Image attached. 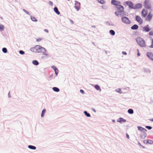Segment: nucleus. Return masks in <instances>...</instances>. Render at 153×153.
<instances>
[{
    "mask_svg": "<svg viewBox=\"0 0 153 153\" xmlns=\"http://www.w3.org/2000/svg\"><path fill=\"white\" fill-rule=\"evenodd\" d=\"M137 44L141 47H145L146 45L144 39L140 37H138L136 39Z\"/></svg>",
    "mask_w": 153,
    "mask_h": 153,
    "instance_id": "1",
    "label": "nucleus"
},
{
    "mask_svg": "<svg viewBox=\"0 0 153 153\" xmlns=\"http://www.w3.org/2000/svg\"><path fill=\"white\" fill-rule=\"evenodd\" d=\"M144 6L145 8L152 10V5L150 0H145L144 2Z\"/></svg>",
    "mask_w": 153,
    "mask_h": 153,
    "instance_id": "2",
    "label": "nucleus"
},
{
    "mask_svg": "<svg viewBox=\"0 0 153 153\" xmlns=\"http://www.w3.org/2000/svg\"><path fill=\"white\" fill-rule=\"evenodd\" d=\"M116 8L118 11L116 12L115 13L117 16H119L120 15L119 13H122L124 12V8L123 6L120 5Z\"/></svg>",
    "mask_w": 153,
    "mask_h": 153,
    "instance_id": "3",
    "label": "nucleus"
},
{
    "mask_svg": "<svg viewBox=\"0 0 153 153\" xmlns=\"http://www.w3.org/2000/svg\"><path fill=\"white\" fill-rule=\"evenodd\" d=\"M122 21L126 24H130L131 22L128 18L127 17H123L121 18Z\"/></svg>",
    "mask_w": 153,
    "mask_h": 153,
    "instance_id": "4",
    "label": "nucleus"
},
{
    "mask_svg": "<svg viewBox=\"0 0 153 153\" xmlns=\"http://www.w3.org/2000/svg\"><path fill=\"white\" fill-rule=\"evenodd\" d=\"M124 5L125 6H128L129 8H132L133 7V4L132 2L130 1H126L124 2Z\"/></svg>",
    "mask_w": 153,
    "mask_h": 153,
    "instance_id": "5",
    "label": "nucleus"
},
{
    "mask_svg": "<svg viewBox=\"0 0 153 153\" xmlns=\"http://www.w3.org/2000/svg\"><path fill=\"white\" fill-rule=\"evenodd\" d=\"M111 3L112 4L115 6L116 8L119 6L121 4L120 1L115 0H112L111 1Z\"/></svg>",
    "mask_w": 153,
    "mask_h": 153,
    "instance_id": "6",
    "label": "nucleus"
},
{
    "mask_svg": "<svg viewBox=\"0 0 153 153\" xmlns=\"http://www.w3.org/2000/svg\"><path fill=\"white\" fill-rule=\"evenodd\" d=\"M136 20L139 24L140 25H142L143 23V20L139 16H136L135 17Z\"/></svg>",
    "mask_w": 153,
    "mask_h": 153,
    "instance_id": "7",
    "label": "nucleus"
},
{
    "mask_svg": "<svg viewBox=\"0 0 153 153\" xmlns=\"http://www.w3.org/2000/svg\"><path fill=\"white\" fill-rule=\"evenodd\" d=\"M39 53H42L43 54L47 55L46 53L45 49L41 46H39Z\"/></svg>",
    "mask_w": 153,
    "mask_h": 153,
    "instance_id": "8",
    "label": "nucleus"
},
{
    "mask_svg": "<svg viewBox=\"0 0 153 153\" xmlns=\"http://www.w3.org/2000/svg\"><path fill=\"white\" fill-rule=\"evenodd\" d=\"M152 14L151 12L149 13L148 15L147 16L146 20V21H150L151 20L152 17Z\"/></svg>",
    "mask_w": 153,
    "mask_h": 153,
    "instance_id": "9",
    "label": "nucleus"
},
{
    "mask_svg": "<svg viewBox=\"0 0 153 153\" xmlns=\"http://www.w3.org/2000/svg\"><path fill=\"white\" fill-rule=\"evenodd\" d=\"M74 7L77 11H78L80 8V3L78 2H76Z\"/></svg>",
    "mask_w": 153,
    "mask_h": 153,
    "instance_id": "10",
    "label": "nucleus"
},
{
    "mask_svg": "<svg viewBox=\"0 0 153 153\" xmlns=\"http://www.w3.org/2000/svg\"><path fill=\"white\" fill-rule=\"evenodd\" d=\"M146 55L150 59L153 60V53L151 52H148L146 53Z\"/></svg>",
    "mask_w": 153,
    "mask_h": 153,
    "instance_id": "11",
    "label": "nucleus"
},
{
    "mask_svg": "<svg viewBox=\"0 0 153 153\" xmlns=\"http://www.w3.org/2000/svg\"><path fill=\"white\" fill-rule=\"evenodd\" d=\"M147 13L148 12L147 10L144 9H143L141 12L142 17L144 18L146 17L147 15Z\"/></svg>",
    "mask_w": 153,
    "mask_h": 153,
    "instance_id": "12",
    "label": "nucleus"
},
{
    "mask_svg": "<svg viewBox=\"0 0 153 153\" xmlns=\"http://www.w3.org/2000/svg\"><path fill=\"white\" fill-rule=\"evenodd\" d=\"M31 50L34 52H38V47L37 46H36L35 47L32 48L31 49Z\"/></svg>",
    "mask_w": 153,
    "mask_h": 153,
    "instance_id": "13",
    "label": "nucleus"
},
{
    "mask_svg": "<svg viewBox=\"0 0 153 153\" xmlns=\"http://www.w3.org/2000/svg\"><path fill=\"white\" fill-rule=\"evenodd\" d=\"M143 31L146 32H148L150 30V29L148 25L144 27L143 28Z\"/></svg>",
    "mask_w": 153,
    "mask_h": 153,
    "instance_id": "14",
    "label": "nucleus"
},
{
    "mask_svg": "<svg viewBox=\"0 0 153 153\" xmlns=\"http://www.w3.org/2000/svg\"><path fill=\"white\" fill-rule=\"evenodd\" d=\"M138 130L141 131L143 133H145L147 131V130L146 129L141 127H138Z\"/></svg>",
    "mask_w": 153,
    "mask_h": 153,
    "instance_id": "15",
    "label": "nucleus"
},
{
    "mask_svg": "<svg viewBox=\"0 0 153 153\" xmlns=\"http://www.w3.org/2000/svg\"><path fill=\"white\" fill-rule=\"evenodd\" d=\"M117 122L120 123H122L123 122H126V120L124 119H123V118H120L118 119V120L117 121Z\"/></svg>",
    "mask_w": 153,
    "mask_h": 153,
    "instance_id": "16",
    "label": "nucleus"
},
{
    "mask_svg": "<svg viewBox=\"0 0 153 153\" xmlns=\"http://www.w3.org/2000/svg\"><path fill=\"white\" fill-rule=\"evenodd\" d=\"M138 28V26L137 25H134L131 27V29L132 30H137Z\"/></svg>",
    "mask_w": 153,
    "mask_h": 153,
    "instance_id": "17",
    "label": "nucleus"
},
{
    "mask_svg": "<svg viewBox=\"0 0 153 153\" xmlns=\"http://www.w3.org/2000/svg\"><path fill=\"white\" fill-rule=\"evenodd\" d=\"M54 12L58 15H59L60 14V12L58 11V8L56 7H55L54 8Z\"/></svg>",
    "mask_w": 153,
    "mask_h": 153,
    "instance_id": "18",
    "label": "nucleus"
},
{
    "mask_svg": "<svg viewBox=\"0 0 153 153\" xmlns=\"http://www.w3.org/2000/svg\"><path fill=\"white\" fill-rule=\"evenodd\" d=\"M94 87L97 90L101 91V89L100 88V86L97 85H95Z\"/></svg>",
    "mask_w": 153,
    "mask_h": 153,
    "instance_id": "19",
    "label": "nucleus"
},
{
    "mask_svg": "<svg viewBox=\"0 0 153 153\" xmlns=\"http://www.w3.org/2000/svg\"><path fill=\"white\" fill-rule=\"evenodd\" d=\"M46 111L45 109H44L43 110L42 112V114H41V117H43L44 116L45 114L46 113Z\"/></svg>",
    "mask_w": 153,
    "mask_h": 153,
    "instance_id": "20",
    "label": "nucleus"
},
{
    "mask_svg": "<svg viewBox=\"0 0 153 153\" xmlns=\"http://www.w3.org/2000/svg\"><path fill=\"white\" fill-rule=\"evenodd\" d=\"M53 89L54 91L56 92H58L59 91V89L58 88L56 87H53Z\"/></svg>",
    "mask_w": 153,
    "mask_h": 153,
    "instance_id": "21",
    "label": "nucleus"
},
{
    "mask_svg": "<svg viewBox=\"0 0 153 153\" xmlns=\"http://www.w3.org/2000/svg\"><path fill=\"white\" fill-rule=\"evenodd\" d=\"M28 147L29 148L32 149H36V147L35 146L31 145L29 146Z\"/></svg>",
    "mask_w": 153,
    "mask_h": 153,
    "instance_id": "22",
    "label": "nucleus"
},
{
    "mask_svg": "<svg viewBox=\"0 0 153 153\" xmlns=\"http://www.w3.org/2000/svg\"><path fill=\"white\" fill-rule=\"evenodd\" d=\"M98 2L102 4H104L105 3V1L104 0H97Z\"/></svg>",
    "mask_w": 153,
    "mask_h": 153,
    "instance_id": "23",
    "label": "nucleus"
},
{
    "mask_svg": "<svg viewBox=\"0 0 153 153\" xmlns=\"http://www.w3.org/2000/svg\"><path fill=\"white\" fill-rule=\"evenodd\" d=\"M110 34L112 35H114L115 34V32L113 30H111L109 31Z\"/></svg>",
    "mask_w": 153,
    "mask_h": 153,
    "instance_id": "24",
    "label": "nucleus"
},
{
    "mask_svg": "<svg viewBox=\"0 0 153 153\" xmlns=\"http://www.w3.org/2000/svg\"><path fill=\"white\" fill-rule=\"evenodd\" d=\"M128 112L130 114H132L134 113V111L133 109H130L128 110Z\"/></svg>",
    "mask_w": 153,
    "mask_h": 153,
    "instance_id": "25",
    "label": "nucleus"
},
{
    "mask_svg": "<svg viewBox=\"0 0 153 153\" xmlns=\"http://www.w3.org/2000/svg\"><path fill=\"white\" fill-rule=\"evenodd\" d=\"M32 63L34 65H37L38 64V62L36 60H33L32 62Z\"/></svg>",
    "mask_w": 153,
    "mask_h": 153,
    "instance_id": "26",
    "label": "nucleus"
},
{
    "mask_svg": "<svg viewBox=\"0 0 153 153\" xmlns=\"http://www.w3.org/2000/svg\"><path fill=\"white\" fill-rule=\"evenodd\" d=\"M84 113L85 114L86 116L87 117H90V115L89 114L87 113L86 111H84Z\"/></svg>",
    "mask_w": 153,
    "mask_h": 153,
    "instance_id": "27",
    "label": "nucleus"
},
{
    "mask_svg": "<svg viewBox=\"0 0 153 153\" xmlns=\"http://www.w3.org/2000/svg\"><path fill=\"white\" fill-rule=\"evenodd\" d=\"M4 26L3 25H0V30L1 31L3 30L4 29Z\"/></svg>",
    "mask_w": 153,
    "mask_h": 153,
    "instance_id": "28",
    "label": "nucleus"
},
{
    "mask_svg": "<svg viewBox=\"0 0 153 153\" xmlns=\"http://www.w3.org/2000/svg\"><path fill=\"white\" fill-rule=\"evenodd\" d=\"M31 20L33 21H37V20L34 17L32 16L31 17Z\"/></svg>",
    "mask_w": 153,
    "mask_h": 153,
    "instance_id": "29",
    "label": "nucleus"
},
{
    "mask_svg": "<svg viewBox=\"0 0 153 153\" xmlns=\"http://www.w3.org/2000/svg\"><path fill=\"white\" fill-rule=\"evenodd\" d=\"M2 51L4 53H6L7 52V49L6 48H3L2 49Z\"/></svg>",
    "mask_w": 153,
    "mask_h": 153,
    "instance_id": "30",
    "label": "nucleus"
},
{
    "mask_svg": "<svg viewBox=\"0 0 153 153\" xmlns=\"http://www.w3.org/2000/svg\"><path fill=\"white\" fill-rule=\"evenodd\" d=\"M116 91L120 93H122L121 92V89L120 88H118L116 90Z\"/></svg>",
    "mask_w": 153,
    "mask_h": 153,
    "instance_id": "31",
    "label": "nucleus"
},
{
    "mask_svg": "<svg viewBox=\"0 0 153 153\" xmlns=\"http://www.w3.org/2000/svg\"><path fill=\"white\" fill-rule=\"evenodd\" d=\"M54 71L56 75H57L59 72V71L58 69H56V70H55Z\"/></svg>",
    "mask_w": 153,
    "mask_h": 153,
    "instance_id": "32",
    "label": "nucleus"
},
{
    "mask_svg": "<svg viewBox=\"0 0 153 153\" xmlns=\"http://www.w3.org/2000/svg\"><path fill=\"white\" fill-rule=\"evenodd\" d=\"M146 128L149 130H150L152 128V127L151 126H146Z\"/></svg>",
    "mask_w": 153,
    "mask_h": 153,
    "instance_id": "33",
    "label": "nucleus"
},
{
    "mask_svg": "<svg viewBox=\"0 0 153 153\" xmlns=\"http://www.w3.org/2000/svg\"><path fill=\"white\" fill-rule=\"evenodd\" d=\"M19 53L21 54H23L25 53L23 51H21V50L19 51Z\"/></svg>",
    "mask_w": 153,
    "mask_h": 153,
    "instance_id": "34",
    "label": "nucleus"
},
{
    "mask_svg": "<svg viewBox=\"0 0 153 153\" xmlns=\"http://www.w3.org/2000/svg\"><path fill=\"white\" fill-rule=\"evenodd\" d=\"M80 91L82 94H84V92L82 90H80Z\"/></svg>",
    "mask_w": 153,
    "mask_h": 153,
    "instance_id": "35",
    "label": "nucleus"
},
{
    "mask_svg": "<svg viewBox=\"0 0 153 153\" xmlns=\"http://www.w3.org/2000/svg\"><path fill=\"white\" fill-rule=\"evenodd\" d=\"M152 44L150 46V48H153V39L152 40Z\"/></svg>",
    "mask_w": 153,
    "mask_h": 153,
    "instance_id": "36",
    "label": "nucleus"
},
{
    "mask_svg": "<svg viewBox=\"0 0 153 153\" xmlns=\"http://www.w3.org/2000/svg\"><path fill=\"white\" fill-rule=\"evenodd\" d=\"M137 51L138 52L137 56H140V53H139V50H138V49H137Z\"/></svg>",
    "mask_w": 153,
    "mask_h": 153,
    "instance_id": "37",
    "label": "nucleus"
},
{
    "mask_svg": "<svg viewBox=\"0 0 153 153\" xmlns=\"http://www.w3.org/2000/svg\"><path fill=\"white\" fill-rule=\"evenodd\" d=\"M52 68L54 70L56 69H57V68L54 66H52Z\"/></svg>",
    "mask_w": 153,
    "mask_h": 153,
    "instance_id": "38",
    "label": "nucleus"
},
{
    "mask_svg": "<svg viewBox=\"0 0 153 153\" xmlns=\"http://www.w3.org/2000/svg\"><path fill=\"white\" fill-rule=\"evenodd\" d=\"M126 137L128 139H129V136L128 135V134H126Z\"/></svg>",
    "mask_w": 153,
    "mask_h": 153,
    "instance_id": "39",
    "label": "nucleus"
},
{
    "mask_svg": "<svg viewBox=\"0 0 153 153\" xmlns=\"http://www.w3.org/2000/svg\"><path fill=\"white\" fill-rule=\"evenodd\" d=\"M122 53H123V54L125 55H126V54H127L126 53V52H125V51H123L122 52Z\"/></svg>",
    "mask_w": 153,
    "mask_h": 153,
    "instance_id": "40",
    "label": "nucleus"
},
{
    "mask_svg": "<svg viewBox=\"0 0 153 153\" xmlns=\"http://www.w3.org/2000/svg\"><path fill=\"white\" fill-rule=\"evenodd\" d=\"M137 6H138L139 7H140V8L141 7H142L141 4H138L137 5Z\"/></svg>",
    "mask_w": 153,
    "mask_h": 153,
    "instance_id": "41",
    "label": "nucleus"
},
{
    "mask_svg": "<svg viewBox=\"0 0 153 153\" xmlns=\"http://www.w3.org/2000/svg\"><path fill=\"white\" fill-rule=\"evenodd\" d=\"M149 120L151 121H153V119H149Z\"/></svg>",
    "mask_w": 153,
    "mask_h": 153,
    "instance_id": "42",
    "label": "nucleus"
},
{
    "mask_svg": "<svg viewBox=\"0 0 153 153\" xmlns=\"http://www.w3.org/2000/svg\"><path fill=\"white\" fill-rule=\"evenodd\" d=\"M45 30L47 33L48 32V30H47L45 29Z\"/></svg>",
    "mask_w": 153,
    "mask_h": 153,
    "instance_id": "43",
    "label": "nucleus"
},
{
    "mask_svg": "<svg viewBox=\"0 0 153 153\" xmlns=\"http://www.w3.org/2000/svg\"><path fill=\"white\" fill-rule=\"evenodd\" d=\"M50 3L51 4V5H52L53 4V3L52 2L50 1Z\"/></svg>",
    "mask_w": 153,
    "mask_h": 153,
    "instance_id": "44",
    "label": "nucleus"
},
{
    "mask_svg": "<svg viewBox=\"0 0 153 153\" xmlns=\"http://www.w3.org/2000/svg\"><path fill=\"white\" fill-rule=\"evenodd\" d=\"M149 141H151V142H153V141L151 140H149Z\"/></svg>",
    "mask_w": 153,
    "mask_h": 153,
    "instance_id": "45",
    "label": "nucleus"
},
{
    "mask_svg": "<svg viewBox=\"0 0 153 153\" xmlns=\"http://www.w3.org/2000/svg\"><path fill=\"white\" fill-rule=\"evenodd\" d=\"M24 10V11H25V12H26V11L25 10Z\"/></svg>",
    "mask_w": 153,
    "mask_h": 153,
    "instance_id": "46",
    "label": "nucleus"
},
{
    "mask_svg": "<svg viewBox=\"0 0 153 153\" xmlns=\"http://www.w3.org/2000/svg\"><path fill=\"white\" fill-rule=\"evenodd\" d=\"M68 1H70V0H68Z\"/></svg>",
    "mask_w": 153,
    "mask_h": 153,
    "instance_id": "47",
    "label": "nucleus"
}]
</instances>
